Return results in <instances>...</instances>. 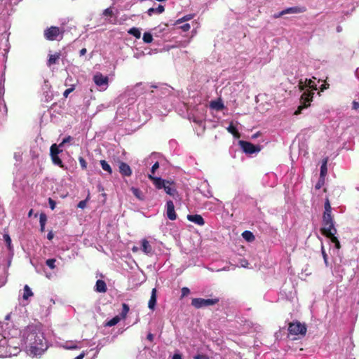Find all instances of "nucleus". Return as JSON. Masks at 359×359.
I'll return each mask as SVG.
<instances>
[{"mask_svg": "<svg viewBox=\"0 0 359 359\" xmlns=\"http://www.w3.org/2000/svg\"><path fill=\"white\" fill-rule=\"evenodd\" d=\"M172 90V88L166 84L153 86L142 83H137L131 88L135 95L144 94V100L138 103L137 110L146 118L150 117L151 113L159 116L167 114L171 107L170 102Z\"/></svg>", "mask_w": 359, "mask_h": 359, "instance_id": "1", "label": "nucleus"}, {"mask_svg": "<svg viewBox=\"0 0 359 359\" xmlns=\"http://www.w3.org/2000/svg\"><path fill=\"white\" fill-rule=\"evenodd\" d=\"M22 348L32 358H41L48 350L50 343L40 327L29 325L20 332Z\"/></svg>", "mask_w": 359, "mask_h": 359, "instance_id": "2", "label": "nucleus"}, {"mask_svg": "<svg viewBox=\"0 0 359 359\" xmlns=\"http://www.w3.org/2000/svg\"><path fill=\"white\" fill-rule=\"evenodd\" d=\"M298 86L299 88L304 92L300 98L301 104L294 111V115L295 116L302 114V111L309 106L310 102L313 100L314 90H317L316 81L311 79H305L304 80L301 79L299 81Z\"/></svg>", "mask_w": 359, "mask_h": 359, "instance_id": "3", "label": "nucleus"}, {"mask_svg": "<svg viewBox=\"0 0 359 359\" xmlns=\"http://www.w3.org/2000/svg\"><path fill=\"white\" fill-rule=\"evenodd\" d=\"M323 234L329 238L337 250L340 248V243L335 236L337 229L334 225V221L331 212H324L323 216Z\"/></svg>", "mask_w": 359, "mask_h": 359, "instance_id": "4", "label": "nucleus"}, {"mask_svg": "<svg viewBox=\"0 0 359 359\" xmlns=\"http://www.w3.org/2000/svg\"><path fill=\"white\" fill-rule=\"evenodd\" d=\"M62 152V149H60L57 144L51 145L50 148V156L53 163L61 168L67 169V167L64 165L62 159L59 156V154Z\"/></svg>", "mask_w": 359, "mask_h": 359, "instance_id": "5", "label": "nucleus"}, {"mask_svg": "<svg viewBox=\"0 0 359 359\" xmlns=\"http://www.w3.org/2000/svg\"><path fill=\"white\" fill-rule=\"evenodd\" d=\"M43 35L46 39L48 41L57 40L58 37L62 38L63 30L58 27L51 26L46 28L43 32Z\"/></svg>", "mask_w": 359, "mask_h": 359, "instance_id": "6", "label": "nucleus"}, {"mask_svg": "<svg viewBox=\"0 0 359 359\" xmlns=\"http://www.w3.org/2000/svg\"><path fill=\"white\" fill-rule=\"evenodd\" d=\"M219 299H203V298H194L191 301V305L196 309H201L208 307L218 303Z\"/></svg>", "mask_w": 359, "mask_h": 359, "instance_id": "7", "label": "nucleus"}, {"mask_svg": "<svg viewBox=\"0 0 359 359\" xmlns=\"http://www.w3.org/2000/svg\"><path fill=\"white\" fill-rule=\"evenodd\" d=\"M93 80L95 84L100 88V90H105L109 86V77L104 76L100 72L94 74Z\"/></svg>", "mask_w": 359, "mask_h": 359, "instance_id": "8", "label": "nucleus"}, {"mask_svg": "<svg viewBox=\"0 0 359 359\" xmlns=\"http://www.w3.org/2000/svg\"><path fill=\"white\" fill-rule=\"evenodd\" d=\"M288 331L290 334L294 335L304 334L306 332V327L299 322H296L289 325Z\"/></svg>", "mask_w": 359, "mask_h": 359, "instance_id": "9", "label": "nucleus"}, {"mask_svg": "<svg viewBox=\"0 0 359 359\" xmlns=\"http://www.w3.org/2000/svg\"><path fill=\"white\" fill-rule=\"evenodd\" d=\"M239 144L243 152H245V154H252L259 152L260 150L258 146H256L249 142H246L244 140H240Z\"/></svg>", "mask_w": 359, "mask_h": 359, "instance_id": "10", "label": "nucleus"}, {"mask_svg": "<svg viewBox=\"0 0 359 359\" xmlns=\"http://www.w3.org/2000/svg\"><path fill=\"white\" fill-rule=\"evenodd\" d=\"M304 11H305L304 8H301V7H298V6L290 7V8L283 10L282 11H280L278 13H276L274 15V18H280L286 14L301 13Z\"/></svg>", "mask_w": 359, "mask_h": 359, "instance_id": "11", "label": "nucleus"}, {"mask_svg": "<svg viewBox=\"0 0 359 359\" xmlns=\"http://www.w3.org/2000/svg\"><path fill=\"white\" fill-rule=\"evenodd\" d=\"M7 341H9L8 342L7 345H5V348L6 349V351L8 352H11V353L16 352V353H15V354H11V356L17 355V354L20 352V349L18 347V346H17L15 344V339L13 337H11V338L7 337Z\"/></svg>", "mask_w": 359, "mask_h": 359, "instance_id": "12", "label": "nucleus"}, {"mask_svg": "<svg viewBox=\"0 0 359 359\" xmlns=\"http://www.w3.org/2000/svg\"><path fill=\"white\" fill-rule=\"evenodd\" d=\"M166 215L170 220H175L177 218V215L175 211V205L173 202L171 200H169L166 202Z\"/></svg>", "mask_w": 359, "mask_h": 359, "instance_id": "13", "label": "nucleus"}, {"mask_svg": "<svg viewBox=\"0 0 359 359\" xmlns=\"http://www.w3.org/2000/svg\"><path fill=\"white\" fill-rule=\"evenodd\" d=\"M148 178L152 181L154 185L158 189H161L165 187V184H169L168 181H165L161 177L153 176L152 175H148Z\"/></svg>", "mask_w": 359, "mask_h": 359, "instance_id": "14", "label": "nucleus"}, {"mask_svg": "<svg viewBox=\"0 0 359 359\" xmlns=\"http://www.w3.org/2000/svg\"><path fill=\"white\" fill-rule=\"evenodd\" d=\"M7 339L0 340V358H7L11 357V354H15V352L11 353L8 352L5 348V345H7L8 342Z\"/></svg>", "mask_w": 359, "mask_h": 359, "instance_id": "15", "label": "nucleus"}, {"mask_svg": "<svg viewBox=\"0 0 359 359\" xmlns=\"http://www.w3.org/2000/svg\"><path fill=\"white\" fill-rule=\"evenodd\" d=\"M187 217L189 221L199 226H203L205 224L204 219L200 215H188Z\"/></svg>", "mask_w": 359, "mask_h": 359, "instance_id": "16", "label": "nucleus"}, {"mask_svg": "<svg viewBox=\"0 0 359 359\" xmlns=\"http://www.w3.org/2000/svg\"><path fill=\"white\" fill-rule=\"evenodd\" d=\"M118 168L120 173L123 176L129 177L132 175V170L126 163L121 162Z\"/></svg>", "mask_w": 359, "mask_h": 359, "instance_id": "17", "label": "nucleus"}, {"mask_svg": "<svg viewBox=\"0 0 359 359\" xmlns=\"http://www.w3.org/2000/svg\"><path fill=\"white\" fill-rule=\"evenodd\" d=\"M142 250L147 255H151L153 253V248L146 239L142 241Z\"/></svg>", "mask_w": 359, "mask_h": 359, "instance_id": "18", "label": "nucleus"}, {"mask_svg": "<svg viewBox=\"0 0 359 359\" xmlns=\"http://www.w3.org/2000/svg\"><path fill=\"white\" fill-rule=\"evenodd\" d=\"M156 288H153L152 290H151V297H150V299L149 301V303H148V307L151 309V310H154L155 306H156Z\"/></svg>", "mask_w": 359, "mask_h": 359, "instance_id": "19", "label": "nucleus"}, {"mask_svg": "<svg viewBox=\"0 0 359 359\" xmlns=\"http://www.w3.org/2000/svg\"><path fill=\"white\" fill-rule=\"evenodd\" d=\"M107 290L105 282L102 280H97L95 284V291L97 292H105Z\"/></svg>", "mask_w": 359, "mask_h": 359, "instance_id": "20", "label": "nucleus"}, {"mask_svg": "<svg viewBox=\"0 0 359 359\" xmlns=\"http://www.w3.org/2000/svg\"><path fill=\"white\" fill-rule=\"evenodd\" d=\"M61 54L60 53H55L53 55H49V58L47 61V65L50 67L52 65L57 63L60 58Z\"/></svg>", "mask_w": 359, "mask_h": 359, "instance_id": "21", "label": "nucleus"}, {"mask_svg": "<svg viewBox=\"0 0 359 359\" xmlns=\"http://www.w3.org/2000/svg\"><path fill=\"white\" fill-rule=\"evenodd\" d=\"M165 10V8L162 5H158L157 8H150L147 11V14L149 16H151L154 13L161 14Z\"/></svg>", "mask_w": 359, "mask_h": 359, "instance_id": "22", "label": "nucleus"}, {"mask_svg": "<svg viewBox=\"0 0 359 359\" xmlns=\"http://www.w3.org/2000/svg\"><path fill=\"white\" fill-rule=\"evenodd\" d=\"M33 295L34 293L32 292L31 288L27 285H25L23 289L22 299L28 300L29 298Z\"/></svg>", "mask_w": 359, "mask_h": 359, "instance_id": "23", "label": "nucleus"}, {"mask_svg": "<svg viewBox=\"0 0 359 359\" xmlns=\"http://www.w3.org/2000/svg\"><path fill=\"white\" fill-rule=\"evenodd\" d=\"M76 341H67L65 344L62 345L61 346L63 347L65 349H77L79 348V346L76 345Z\"/></svg>", "mask_w": 359, "mask_h": 359, "instance_id": "24", "label": "nucleus"}, {"mask_svg": "<svg viewBox=\"0 0 359 359\" xmlns=\"http://www.w3.org/2000/svg\"><path fill=\"white\" fill-rule=\"evenodd\" d=\"M132 193L133 194V195L137 198H138L139 200H144V195L142 192V191H140L139 189L137 188H135V187H132L130 189Z\"/></svg>", "mask_w": 359, "mask_h": 359, "instance_id": "25", "label": "nucleus"}, {"mask_svg": "<svg viewBox=\"0 0 359 359\" xmlns=\"http://www.w3.org/2000/svg\"><path fill=\"white\" fill-rule=\"evenodd\" d=\"M100 165H101L102 168L104 171H107L109 174H111L112 173L111 168L110 165L106 161L101 160L100 161Z\"/></svg>", "mask_w": 359, "mask_h": 359, "instance_id": "26", "label": "nucleus"}, {"mask_svg": "<svg viewBox=\"0 0 359 359\" xmlns=\"http://www.w3.org/2000/svg\"><path fill=\"white\" fill-rule=\"evenodd\" d=\"M120 320H121V318L118 316H116L115 317H114L113 318H111V320L107 321L105 323V326H107V327L114 326L120 321Z\"/></svg>", "mask_w": 359, "mask_h": 359, "instance_id": "27", "label": "nucleus"}, {"mask_svg": "<svg viewBox=\"0 0 359 359\" xmlns=\"http://www.w3.org/2000/svg\"><path fill=\"white\" fill-rule=\"evenodd\" d=\"M243 238L246 240L247 241H252L255 239V236L253 233L250 231H245L242 233Z\"/></svg>", "mask_w": 359, "mask_h": 359, "instance_id": "28", "label": "nucleus"}, {"mask_svg": "<svg viewBox=\"0 0 359 359\" xmlns=\"http://www.w3.org/2000/svg\"><path fill=\"white\" fill-rule=\"evenodd\" d=\"M332 274L341 278L343 276V269L341 266L340 265L335 266L332 271Z\"/></svg>", "mask_w": 359, "mask_h": 359, "instance_id": "29", "label": "nucleus"}, {"mask_svg": "<svg viewBox=\"0 0 359 359\" xmlns=\"http://www.w3.org/2000/svg\"><path fill=\"white\" fill-rule=\"evenodd\" d=\"M128 33L134 36L137 39H140L141 36V32L140 29L136 27H132L129 29Z\"/></svg>", "mask_w": 359, "mask_h": 359, "instance_id": "30", "label": "nucleus"}, {"mask_svg": "<svg viewBox=\"0 0 359 359\" xmlns=\"http://www.w3.org/2000/svg\"><path fill=\"white\" fill-rule=\"evenodd\" d=\"M142 39L144 43H149L153 41V36L149 32H144Z\"/></svg>", "mask_w": 359, "mask_h": 359, "instance_id": "31", "label": "nucleus"}, {"mask_svg": "<svg viewBox=\"0 0 359 359\" xmlns=\"http://www.w3.org/2000/svg\"><path fill=\"white\" fill-rule=\"evenodd\" d=\"M8 333L4 330L3 324L0 323V340L7 339Z\"/></svg>", "mask_w": 359, "mask_h": 359, "instance_id": "32", "label": "nucleus"}, {"mask_svg": "<svg viewBox=\"0 0 359 359\" xmlns=\"http://www.w3.org/2000/svg\"><path fill=\"white\" fill-rule=\"evenodd\" d=\"M56 259L54 258L52 259H48L46 261V264L50 269H54L56 267L55 265Z\"/></svg>", "mask_w": 359, "mask_h": 359, "instance_id": "33", "label": "nucleus"}, {"mask_svg": "<svg viewBox=\"0 0 359 359\" xmlns=\"http://www.w3.org/2000/svg\"><path fill=\"white\" fill-rule=\"evenodd\" d=\"M129 306L126 304H123V308L121 313V316L122 318H125L129 311Z\"/></svg>", "mask_w": 359, "mask_h": 359, "instance_id": "34", "label": "nucleus"}, {"mask_svg": "<svg viewBox=\"0 0 359 359\" xmlns=\"http://www.w3.org/2000/svg\"><path fill=\"white\" fill-rule=\"evenodd\" d=\"M321 252H322V255H323L325 266H329L328 257H327V255L324 249L323 245H322V247H321Z\"/></svg>", "mask_w": 359, "mask_h": 359, "instance_id": "35", "label": "nucleus"}, {"mask_svg": "<svg viewBox=\"0 0 359 359\" xmlns=\"http://www.w3.org/2000/svg\"><path fill=\"white\" fill-rule=\"evenodd\" d=\"M72 140H73V137H72L71 136H67V137H65L62 140V142L60 143L59 144H57V146H59V148L61 149L62 147H64V145L65 144L70 142Z\"/></svg>", "mask_w": 359, "mask_h": 359, "instance_id": "36", "label": "nucleus"}, {"mask_svg": "<svg viewBox=\"0 0 359 359\" xmlns=\"http://www.w3.org/2000/svg\"><path fill=\"white\" fill-rule=\"evenodd\" d=\"M163 189L165 190L166 194H168V195H170V196H173L174 193L175 191V190L174 189H172V187H170L169 185H168V184H165V187H163Z\"/></svg>", "mask_w": 359, "mask_h": 359, "instance_id": "37", "label": "nucleus"}, {"mask_svg": "<svg viewBox=\"0 0 359 359\" xmlns=\"http://www.w3.org/2000/svg\"><path fill=\"white\" fill-rule=\"evenodd\" d=\"M46 221H47V217H46V214L41 213L39 217L40 226H46Z\"/></svg>", "mask_w": 359, "mask_h": 359, "instance_id": "38", "label": "nucleus"}, {"mask_svg": "<svg viewBox=\"0 0 359 359\" xmlns=\"http://www.w3.org/2000/svg\"><path fill=\"white\" fill-rule=\"evenodd\" d=\"M4 240L6 242L7 247L8 249H11V239L8 234H4Z\"/></svg>", "mask_w": 359, "mask_h": 359, "instance_id": "39", "label": "nucleus"}, {"mask_svg": "<svg viewBox=\"0 0 359 359\" xmlns=\"http://www.w3.org/2000/svg\"><path fill=\"white\" fill-rule=\"evenodd\" d=\"M327 161H325L320 167V177H323L327 173V165H326Z\"/></svg>", "mask_w": 359, "mask_h": 359, "instance_id": "40", "label": "nucleus"}, {"mask_svg": "<svg viewBox=\"0 0 359 359\" xmlns=\"http://www.w3.org/2000/svg\"><path fill=\"white\" fill-rule=\"evenodd\" d=\"M79 161L81 168L83 170H86L87 168V162L86 160L83 157L80 156L79 157Z\"/></svg>", "mask_w": 359, "mask_h": 359, "instance_id": "41", "label": "nucleus"}, {"mask_svg": "<svg viewBox=\"0 0 359 359\" xmlns=\"http://www.w3.org/2000/svg\"><path fill=\"white\" fill-rule=\"evenodd\" d=\"M193 18H194V15L191 14L187 15L184 16L183 18L179 19L177 20V23H181V22L189 20L192 19Z\"/></svg>", "mask_w": 359, "mask_h": 359, "instance_id": "42", "label": "nucleus"}, {"mask_svg": "<svg viewBox=\"0 0 359 359\" xmlns=\"http://www.w3.org/2000/svg\"><path fill=\"white\" fill-rule=\"evenodd\" d=\"M158 168H159V163L158 161H156L153 164V165L151 168V174L150 175H152L153 176H154V174H155L156 170L158 169Z\"/></svg>", "mask_w": 359, "mask_h": 359, "instance_id": "43", "label": "nucleus"}, {"mask_svg": "<svg viewBox=\"0 0 359 359\" xmlns=\"http://www.w3.org/2000/svg\"><path fill=\"white\" fill-rule=\"evenodd\" d=\"M113 14V10L111 7L107 8L103 12V15L107 17H111Z\"/></svg>", "mask_w": 359, "mask_h": 359, "instance_id": "44", "label": "nucleus"}, {"mask_svg": "<svg viewBox=\"0 0 359 359\" xmlns=\"http://www.w3.org/2000/svg\"><path fill=\"white\" fill-rule=\"evenodd\" d=\"M13 186L18 189H22V183L20 182V180L18 179V177H15L13 181Z\"/></svg>", "mask_w": 359, "mask_h": 359, "instance_id": "45", "label": "nucleus"}, {"mask_svg": "<svg viewBox=\"0 0 359 359\" xmlns=\"http://www.w3.org/2000/svg\"><path fill=\"white\" fill-rule=\"evenodd\" d=\"M331 211H332V208H331V205H330V201H329L328 199H327L325 203V211H324V212H331Z\"/></svg>", "mask_w": 359, "mask_h": 359, "instance_id": "46", "label": "nucleus"}, {"mask_svg": "<svg viewBox=\"0 0 359 359\" xmlns=\"http://www.w3.org/2000/svg\"><path fill=\"white\" fill-rule=\"evenodd\" d=\"M86 202L87 200H83L79 201V203L77 205V207L81 209H84L86 207Z\"/></svg>", "mask_w": 359, "mask_h": 359, "instance_id": "47", "label": "nucleus"}, {"mask_svg": "<svg viewBox=\"0 0 359 359\" xmlns=\"http://www.w3.org/2000/svg\"><path fill=\"white\" fill-rule=\"evenodd\" d=\"M190 293V290L188 287H183L182 289V297H186Z\"/></svg>", "mask_w": 359, "mask_h": 359, "instance_id": "48", "label": "nucleus"}, {"mask_svg": "<svg viewBox=\"0 0 359 359\" xmlns=\"http://www.w3.org/2000/svg\"><path fill=\"white\" fill-rule=\"evenodd\" d=\"M48 204H49V206L51 210H54L55 208V205H56V203L54 200H53L52 198H49L48 199Z\"/></svg>", "mask_w": 359, "mask_h": 359, "instance_id": "49", "label": "nucleus"}, {"mask_svg": "<svg viewBox=\"0 0 359 359\" xmlns=\"http://www.w3.org/2000/svg\"><path fill=\"white\" fill-rule=\"evenodd\" d=\"M227 130L232 133V134H234L236 131V127L231 123L229 126V127L227 128Z\"/></svg>", "mask_w": 359, "mask_h": 359, "instance_id": "50", "label": "nucleus"}, {"mask_svg": "<svg viewBox=\"0 0 359 359\" xmlns=\"http://www.w3.org/2000/svg\"><path fill=\"white\" fill-rule=\"evenodd\" d=\"M2 2L4 0H0ZM22 0H6V3L8 2L11 5H17Z\"/></svg>", "mask_w": 359, "mask_h": 359, "instance_id": "51", "label": "nucleus"}, {"mask_svg": "<svg viewBox=\"0 0 359 359\" xmlns=\"http://www.w3.org/2000/svg\"><path fill=\"white\" fill-rule=\"evenodd\" d=\"M194 359H209L208 356L203 354H198L194 357Z\"/></svg>", "mask_w": 359, "mask_h": 359, "instance_id": "52", "label": "nucleus"}, {"mask_svg": "<svg viewBox=\"0 0 359 359\" xmlns=\"http://www.w3.org/2000/svg\"><path fill=\"white\" fill-rule=\"evenodd\" d=\"M182 29H183V31L187 32V31L189 30L190 25L188 23H186L182 26Z\"/></svg>", "mask_w": 359, "mask_h": 359, "instance_id": "53", "label": "nucleus"}, {"mask_svg": "<svg viewBox=\"0 0 359 359\" xmlns=\"http://www.w3.org/2000/svg\"><path fill=\"white\" fill-rule=\"evenodd\" d=\"M353 109L355 110L359 109V102L356 101L353 102Z\"/></svg>", "mask_w": 359, "mask_h": 359, "instance_id": "54", "label": "nucleus"}, {"mask_svg": "<svg viewBox=\"0 0 359 359\" xmlns=\"http://www.w3.org/2000/svg\"><path fill=\"white\" fill-rule=\"evenodd\" d=\"M72 90H73V88H68V89L65 90V92H64V93H63V95H64L65 97H67L68 96V95H69L71 92H72Z\"/></svg>", "mask_w": 359, "mask_h": 359, "instance_id": "55", "label": "nucleus"}, {"mask_svg": "<svg viewBox=\"0 0 359 359\" xmlns=\"http://www.w3.org/2000/svg\"><path fill=\"white\" fill-rule=\"evenodd\" d=\"M212 107L219 109L222 108L223 106L222 104L215 103V105L214 103H212Z\"/></svg>", "mask_w": 359, "mask_h": 359, "instance_id": "56", "label": "nucleus"}, {"mask_svg": "<svg viewBox=\"0 0 359 359\" xmlns=\"http://www.w3.org/2000/svg\"><path fill=\"white\" fill-rule=\"evenodd\" d=\"M172 359H182V355L180 353H175L172 355Z\"/></svg>", "mask_w": 359, "mask_h": 359, "instance_id": "57", "label": "nucleus"}, {"mask_svg": "<svg viewBox=\"0 0 359 359\" xmlns=\"http://www.w3.org/2000/svg\"><path fill=\"white\" fill-rule=\"evenodd\" d=\"M147 339L149 341H153V339H154V334H151V333H149V334H147Z\"/></svg>", "mask_w": 359, "mask_h": 359, "instance_id": "58", "label": "nucleus"}, {"mask_svg": "<svg viewBox=\"0 0 359 359\" xmlns=\"http://www.w3.org/2000/svg\"><path fill=\"white\" fill-rule=\"evenodd\" d=\"M157 157V154H152L149 158H148V161H151V162H153V159L156 158Z\"/></svg>", "mask_w": 359, "mask_h": 359, "instance_id": "59", "label": "nucleus"}, {"mask_svg": "<svg viewBox=\"0 0 359 359\" xmlns=\"http://www.w3.org/2000/svg\"><path fill=\"white\" fill-rule=\"evenodd\" d=\"M53 233L52 231H50L47 235V238L50 241L53 238Z\"/></svg>", "mask_w": 359, "mask_h": 359, "instance_id": "60", "label": "nucleus"}, {"mask_svg": "<svg viewBox=\"0 0 359 359\" xmlns=\"http://www.w3.org/2000/svg\"><path fill=\"white\" fill-rule=\"evenodd\" d=\"M14 158H15L16 161H19L21 158V154L20 153H15Z\"/></svg>", "mask_w": 359, "mask_h": 359, "instance_id": "61", "label": "nucleus"}, {"mask_svg": "<svg viewBox=\"0 0 359 359\" xmlns=\"http://www.w3.org/2000/svg\"><path fill=\"white\" fill-rule=\"evenodd\" d=\"M5 93V88L4 86L3 85L1 87H0V95L3 96Z\"/></svg>", "mask_w": 359, "mask_h": 359, "instance_id": "62", "label": "nucleus"}, {"mask_svg": "<svg viewBox=\"0 0 359 359\" xmlns=\"http://www.w3.org/2000/svg\"><path fill=\"white\" fill-rule=\"evenodd\" d=\"M86 52L87 50L86 48H82L79 52L80 56L84 55L86 53Z\"/></svg>", "mask_w": 359, "mask_h": 359, "instance_id": "63", "label": "nucleus"}, {"mask_svg": "<svg viewBox=\"0 0 359 359\" xmlns=\"http://www.w3.org/2000/svg\"><path fill=\"white\" fill-rule=\"evenodd\" d=\"M85 356V353L83 352L81 353V354H79L76 358V359H83Z\"/></svg>", "mask_w": 359, "mask_h": 359, "instance_id": "64", "label": "nucleus"}]
</instances>
